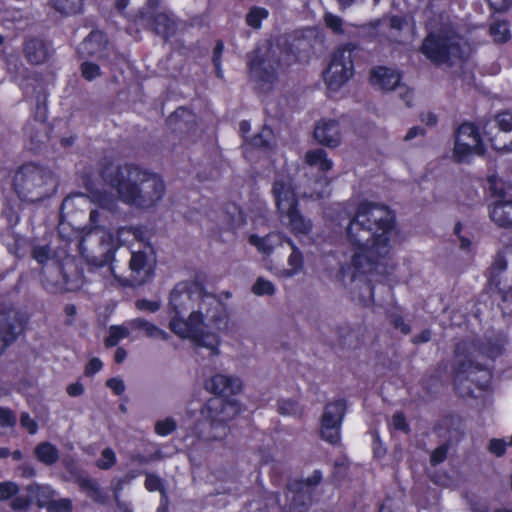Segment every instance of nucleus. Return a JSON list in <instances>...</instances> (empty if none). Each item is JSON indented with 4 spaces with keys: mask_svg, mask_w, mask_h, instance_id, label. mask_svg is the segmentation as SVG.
I'll list each match as a JSON object with an SVG mask.
<instances>
[{
    "mask_svg": "<svg viewBox=\"0 0 512 512\" xmlns=\"http://www.w3.org/2000/svg\"><path fill=\"white\" fill-rule=\"evenodd\" d=\"M394 228V213L373 202L359 204L346 227V239L357 252L350 263L341 266L338 275L352 299L363 306L373 304V285L367 275L378 272L381 260L388 256Z\"/></svg>",
    "mask_w": 512,
    "mask_h": 512,
    "instance_id": "nucleus-1",
    "label": "nucleus"
},
{
    "mask_svg": "<svg viewBox=\"0 0 512 512\" xmlns=\"http://www.w3.org/2000/svg\"><path fill=\"white\" fill-rule=\"evenodd\" d=\"M100 176L115 190L118 200L135 209L154 208L166 193L160 174L134 163H105Z\"/></svg>",
    "mask_w": 512,
    "mask_h": 512,
    "instance_id": "nucleus-2",
    "label": "nucleus"
},
{
    "mask_svg": "<svg viewBox=\"0 0 512 512\" xmlns=\"http://www.w3.org/2000/svg\"><path fill=\"white\" fill-rule=\"evenodd\" d=\"M223 320V306L221 301L213 294H207L197 304V309L190 311L187 319L183 316L171 318L170 329L181 338H188L195 347L210 350L212 356H218L220 351L219 337L212 332L204 330L205 321L218 325Z\"/></svg>",
    "mask_w": 512,
    "mask_h": 512,
    "instance_id": "nucleus-3",
    "label": "nucleus"
},
{
    "mask_svg": "<svg viewBox=\"0 0 512 512\" xmlns=\"http://www.w3.org/2000/svg\"><path fill=\"white\" fill-rule=\"evenodd\" d=\"M475 346L467 342H458L455 347L454 387L461 397L477 398L476 391H485L491 380L490 371L470 356Z\"/></svg>",
    "mask_w": 512,
    "mask_h": 512,
    "instance_id": "nucleus-4",
    "label": "nucleus"
},
{
    "mask_svg": "<svg viewBox=\"0 0 512 512\" xmlns=\"http://www.w3.org/2000/svg\"><path fill=\"white\" fill-rule=\"evenodd\" d=\"M420 52L435 66L452 67L465 59L467 45L454 29L442 27L425 36Z\"/></svg>",
    "mask_w": 512,
    "mask_h": 512,
    "instance_id": "nucleus-5",
    "label": "nucleus"
},
{
    "mask_svg": "<svg viewBox=\"0 0 512 512\" xmlns=\"http://www.w3.org/2000/svg\"><path fill=\"white\" fill-rule=\"evenodd\" d=\"M14 187L22 199L36 202L54 191L55 180L48 168L30 162L18 169L14 177Z\"/></svg>",
    "mask_w": 512,
    "mask_h": 512,
    "instance_id": "nucleus-6",
    "label": "nucleus"
},
{
    "mask_svg": "<svg viewBox=\"0 0 512 512\" xmlns=\"http://www.w3.org/2000/svg\"><path fill=\"white\" fill-rule=\"evenodd\" d=\"M240 412L234 399L222 396L209 398L200 410L201 417L209 424V431L203 436L207 441L223 440L230 432L228 423Z\"/></svg>",
    "mask_w": 512,
    "mask_h": 512,
    "instance_id": "nucleus-7",
    "label": "nucleus"
},
{
    "mask_svg": "<svg viewBox=\"0 0 512 512\" xmlns=\"http://www.w3.org/2000/svg\"><path fill=\"white\" fill-rule=\"evenodd\" d=\"M284 56L288 54L279 45L256 48L249 56L250 77L262 85L274 83L278 71L286 64Z\"/></svg>",
    "mask_w": 512,
    "mask_h": 512,
    "instance_id": "nucleus-8",
    "label": "nucleus"
},
{
    "mask_svg": "<svg viewBox=\"0 0 512 512\" xmlns=\"http://www.w3.org/2000/svg\"><path fill=\"white\" fill-rule=\"evenodd\" d=\"M22 494L13 498L11 508L14 510H26L32 503L37 508H46L48 512H70L72 502L68 498H56V491L49 485L31 483L23 488Z\"/></svg>",
    "mask_w": 512,
    "mask_h": 512,
    "instance_id": "nucleus-9",
    "label": "nucleus"
},
{
    "mask_svg": "<svg viewBox=\"0 0 512 512\" xmlns=\"http://www.w3.org/2000/svg\"><path fill=\"white\" fill-rule=\"evenodd\" d=\"M209 294L205 291L203 283L196 277L177 283L170 292L169 316L171 318L184 316Z\"/></svg>",
    "mask_w": 512,
    "mask_h": 512,
    "instance_id": "nucleus-10",
    "label": "nucleus"
},
{
    "mask_svg": "<svg viewBox=\"0 0 512 512\" xmlns=\"http://www.w3.org/2000/svg\"><path fill=\"white\" fill-rule=\"evenodd\" d=\"M41 275L42 284L50 293L75 291L83 284L82 273L73 264L65 266L56 261L49 271H43Z\"/></svg>",
    "mask_w": 512,
    "mask_h": 512,
    "instance_id": "nucleus-11",
    "label": "nucleus"
},
{
    "mask_svg": "<svg viewBox=\"0 0 512 512\" xmlns=\"http://www.w3.org/2000/svg\"><path fill=\"white\" fill-rule=\"evenodd\" d=\"M358 47L347 43L339 47L333 54L328 68L324 72V80L330 89L337 90L353 75V52Z\"/></svg>",
    "mask_w": 512,
    "mask_h": 512,
    "instance_id": "nucleus-12",
    "label": "nucleus"
},
{
    "mask_svg": "<svg viewBox=\"0 0 512 512\" xmlns=\"http://www.w3.org/2000/svg\"><path fill=\"white\" fill-rule=\"evenodd\" d=\"M157 0H148L147 6L139 11V20L153 33L167 40L177 31L174 18L165 12L158 11Z\"/></svg>",
    "mask_w": 512,
    "mask_h": 512,
    "instance_id": "nucleus-13",
    "label": "nucleus"
},
{
    "mask_svg": "<svg viewBox=\"0 0 512 512\" xmlns=\"http://www.w3.org/2000/svg\"><path fill=\"white\" fill-rule=\"evenodd\" d=\"M347 403L338 399L324 406L320 420V437L330 444H337L340 440V429L346 414Z\"/></svg>",
    "mask_w": 512,
    "mask_h": 512,
    "instance_id": "nucleus-14",
    "label": "nucleus"
},
{
    "mask_svg": "<svg viewBox=\"0 0 512 512\" xmlns=\"http://www.w3.org/2000/svg\"><path fill=\"white\" fill-rule=\"evenodd\" d=\"M485 152L477 128L471 123H464L456 131L454 157L458 162L468 161L473 154Z\"/></svg>",
    "mask_w": 512,
    "mask_h": 512,
    "instance_id": "nucleus-15",
    "label": "nucleus"
},
{
    "mask_svg": "<svg viewBox=\"0 0 512 512\" xmlns=\"http://www.w3.org/2000/svg\"><path fill=\"white\" fill-rule=\"evenodd\" d=\"M90 196L82 193H76L67 196L61 204V213L65 210L69 211L74 207L87 206L93 202L99 206L98 209L108 213H115L118 211L119 205L115 196L107 191L93 190L89 188Z\"/></svg>",
    "mask_w": 512,
    "mask_h": 512,
    "instance_id": "nucleus-16",
    "label": "nucleus"
},
{
    "mask_svg": "<svg viewBox=\"0 0 512 512\" xmlns=\"http://www.w3.org/2000/svg\"><path fill=\"white\" fill-rule=\"evenodd\" d=\"M156 255L151 246L132 251L129 262L130 281L133 285H142L153 275Z\"/></svg>",
    "mask_w": 512,
    "mask_h": 512,
    "instance_id": "nucleus-17",
    "label": "nucleus"
},
{
    "mask_svg": "<svg viewBox=\"0 0 512 512\" xmlns=\"http://www.w3.org/2000/svg\"><path fill=\"white\" fill-rule=\"evenodd\" d=\"M24 136L27 149L40 152L48 147L52 128L42 117H34L24 126Z\"/></svg>",
    "mask_w": 512,
    "mask_h": 512,
    "instance_id": "nucleus-18",
    "label": "nucleus"
},
{
    "mask_svg": "<svg viewBox=\"0 0 512 512\" xmlns=\"http://www.w3.org/2000/svg\"><path fill=\"white\" fill-rule=\"evenodd\" d=\"M507 269V261L501 253H498L488 269V283L491 289H496L503 303H512V284L507 283L504 277Z\"/></svg>",
    "mask_w": 512,
    "mask_h": 512,
    "instance_id": "nucleus-19",
    "label": "nucleus"
},
{
    "mask_svg": "<svg viewBox=\"0 0 512 512\" xmlns=\"http://www.w3.org/2000/svg\"><path fill=\"white\" fill-rule=\"evenodd\" d=\"M272 194L280 214L297 207L296 198L291 180L288 178L275 179L272 186Z\"/></svg>",
    "mask_w": 512,
    "mask_h": 512,
    "instance_id": "nucleus-20",
    "label": "nucleus"
},
{
    "mask_svg": "<svg viewBox=\"0 0 512 512\" xmlns=\"http://www.w3.org/2000/svg\"><path fill=\"white\" fill-rule=\"evenodd\" d=\"M315 140L326 147L335 148L341 143L339 122L335 119H321L314 128Z\"/></svg>",
    "mask_w": 512,
    "mask_h": 512,
    "instance_id": "nucleus-21",
    "label": "nucleus"
},
{
    "mask_svg": "<svg viewBox=\"0 0 512 512\" xmlns=\"http://www.w3.org/2000/svg\"><path fill=\"white\" fill-rule=\"evenodd\" d=\"M205 389L215 395H232L241 390V381L238 378L216 374L204 383Z\"/></svg>",
    "mask_w": 512,
    "mask_h": 512,
    "instance_id": "nucleus-22",
    "label": "nucleus"
},
{
    "mask_svg": "<svg viewBox=\"0 0 512 512\" xmlns=\"http://www.w3.org/2000/svg\"><path fill=\"white\" fill-rule=\"evenodd\" d=\"M466 342L475 346V350L472 349L473 354L470 356V358H472L474 362H478L477 357L480 354L485 355L491 359L500 356L503 353L505 345L508 343V339L506 335L500 333L497 334L493 339H488L486 342Z\"/></svg>",
    "mask_w": 512,
    "mask_h": 512,
    "instance_id": "nucleus-23",
    "label": "nucleus"
},
{
    "mask_svg": "<svg viewBox=\"0 0 512 512\" xmlns=\"http://www.w3.org/2000/svg\"><path fill=\"white\" fill-rule=\"evenodd\" d=\"M371 84L382 91H392L399 85L401 74L391 68L379 66L371 71Z\"/></svg>",
    "mask_w": 512,
    "mask_h": 512,
    "instance_id": "nucleus-24",
    "label": "nucleus"
},
{
    "mask_svg": "<svg viewBox=\"0 0 512 512\" xmlns=\"http://www.w3.org/2000/svg\"><path fill=\"white\" fill-rule=\"evenodd\" d=\"M107 40L100 31H91L90 34L81 42L77 52L80 57H101L106 49Z\"/></svg>",
    "mask_w": 512,
    "mask_h": 512,
    "instance_id": "nucleus-25",
    "label": "nucleus"
},
{
    "mask_svg": "<svg viewBox=\"0 0 512 512\" xmlns=\"http://www.w3.org/2000/svg\"><path fill=\"white\" fill-rule=\"evenodd\" d=\"M0 330L12 331L20 336L24 331V322L19 311L11 304H0Z\"/></svg>",
    "mask_w": 512,
    "mask_h": 512,
    "instance_id": "nucleus-26",
    "label": "nucleus"
},
{
    "mask_svg": "<svg viewBox=\"0 0 512 512\" xmlns=\"http://www.w3.org/2000/svg\"><path fill=\"white\" fill-rule=\"evenodd\" d=\"M24 52L27 60L34 65H39L48 60L52 53L50 43L40 38L26 40Z\"/></svg>",
    "mask_w": 512,
    "mask_h": 512,
    "instance_id": "nucleus-27",
    "label": "nucleus"
},
{
    "mask_svg": "<svg viewBox=\"0 0 512 512\" xmlns=\"http://www.w3.org/2000/svg\"><path fill=\"white\" fill-rule=\"evenodd\" d=\"M490 218L499 227H512V200H497L490 210Z\"/></svg>",
    "mask_w": 512,
    "mask_h": 512,
    "instance_id": "nucleus-28",
    "label": "nucleus"
},
{
    "mask_svg": "<svg viewBox=\"0 0 512 512\" xmlns=\"http://www.w3.org/2000/svg\"><path fill=\"white\" fill-rule=\"evenodd\" d=\"M280 216L287 218V225L295 235H307L312 228V222L306 219L297 207L280 214Z\"/></svg>",
    "mask_w": 512,
    "mask_h": 512,
    "instance_id": "nucleus-29",
    "label": "nucleus"
},
{
    "mask_svg": "<svg viewBox=\"0 0 512 512\" xmlns=\"http://www.w3.org/2000/svg\"><path fill=\"white\" fill-rule=\"evenodd\" d=\"M35 458L46 466H52L58 462L60 454L58 448L51 442L38 443L33 450Z\"/></svg>",
    "mask_w": 512,
    "mask_h": 512,
    "instance_id": "nucleus-30",
    "label": "nucleus"
},
{
    "mask_svg": "<svg viewBox=\"0 0 512 512\" xmlns=\"http://www.w3.org/2000/svg\"><path fill=\"white\" fill-rule=\"evenodd\" d=\"M446 430L447 439L449 444L457 443L465 434V426L462 419L458 416H448L442 423Z\"/></svg>",
    "mask_w": 512,
    "mask_h": 512,
    "instance_id": "nucleus-31",
    "label": "nucleus"
},
{
    "mask_svg": "<svg viewBox=\"0 0 512 512\" xmlns=\"http://www.w3.org/2000/svg\"><path fill=\"white\" fill-rule=\"evenodd\" d=\"M76 482L80 489L85 492L89 498L100 503L106 502L108 497L96 480L80 476L77 478Z\"/></svg>",
    "mask_w": 512,
    "mask_h": 512,
    "instance_id": "nucleus-32",
    "label": "nucleus"
},
{
    "mask_svg": "<svg viewBox=\"0 0 512 512\" xmlns=\"http://www.w3.org/2000/svg\"><path fill=\"white\" fill-rule=\"evenodd\" d=\"M305 162L309 166L317 167L322 172L331 170L333 166L332 160L327 157V152L321 148L307 151Z\"/></svg>",
    "mask_w": 512,
    "mask_h": 512,
    "instance_id": "nucleus-33",
    "label": "nucleus"
},
{
    "mask_svg": "<svg viewBox=\"0 0 512 512\" xmlns=\"http://www.w3.org/2000/svg\"><path fill=\"white\" fill-rule=\"evenodd\" d=\"M129 326L134 330H142L149 338L167 340L169 335L156 325L142 319L136 318L129 322Z\"/></svg>",
    "mask_w": 512,
    "mask_h": 512,
    "instance_id": "nucleus-34",
    "label": "nucleus"
},
{
    "mask_svg": "<svg viewBox=\"0 0 512 512\" xmlns=\"http://www.w3.org/2000/svg\"><path fill=\"white\" fill-rule=\"evenodd\" d=\"M322 480V473L319 470H315L314 473L306 479H297L290 481L287 484V489L294 492H306L309 494L310 489L320 484Z\"/></svg>",
    "mask_w": 512,
    "mask_h": 512,
    "instance_id": "nucleus-35",
    "label": "nucleus"
},
{
    "mask_svg": "<svg viewBox=\"0 0 512 512\" xmlns=\"http://www.w3.org/2000/svg\"><path fill=\"white\" fill-rule=\"evenodd\" d=\"M49 4L64 16L82 12L84 0H50Z\"/></svg>",
    "mask_w": 512,
    "mask_h": 512,
    "instance_id": "nucleus-36",
    "label": "nucleus"
},
{
    "mask_svg": "<svg viewBox=\"0 0 512 512\" xmlns=\"http://www.w3.org/2000/svg\"><path fill=\"white\" fill-rule=\"evenodd\" d=\"M194 115L184 107L178 108L168 117V123L174 130L183 131V126L194 123Z\"/></svg>",
    "mask_w": 512,
    "mask_h": 512,
    "instance_id": "nucleus-37",
    "label": "nucleus"
},
{
    "mask_svg": "<svg viewBox=\"0 0 512 512\" xmlns=\"http://www.w3.org/2000/svg\"><path fill=\"white\" fill-rule=\"evenodd\" d=\"M273 140L272 130L263 127L259 133L247 140V144L252 148L268 150L272 148Z\"/></svg>",
    "mask_w": 512,
    "mask_h": 512,
    "instance_id": "nucleus-38",
    "label": "nucleus"
},
{
    "mask_svg": "<svg viewBox=\"0 0 512 512\" xmlns=\"http://www.w3.org/2000/svg\"><path fill=\"white\" fill-rule=\"evenodd\" d=\"M31 257L43 267L42 272L49 271L51 267L45 270L44 266L48 261L53 259L54 252L49 244L34 245L31 250Z\"/></svg>",
    "mask_w": 512,
    "mask_h": 512,
    "instance_id": "nucleus-39",
    "label": "nucleus"
},
{
    "mask_svg": "<svg viewBox=\"0 0 512 512\" xmlns=\"http://www.w3.org/2000/svg\"><path fill=\"white\" fill-rule=\"evenodd\" d=\"M108 223V212L103 211L101 209H91L89 213V225L85 228L88 229L89 233L102 230L106 227Z\"/></svg>",
    "mask_w": 512,
    "mask_h": 512,
    "instance_id": "nucleus-40",
    "label": "nucleus"
},
{
    "mask_svg": "<svg viewBox=\"0 0 512 512\" xmlns=\"http://www.w3.org/2000/svg\"><path fill=\"white\" fill-rule=\"evenodd\" d=\"M277 410L281 415L300 417L303 414L298 402L290 399H281L277 403Z\"/></svg>",
    "mask_w": 512,
    "mask_h": 512,
    "instance_id": "nucleus-41",
    "label": "nucleus"
},
{
    "mask_svg": "<svg viewBox=\"0 0 512 512\" xmlns=\"http://www.w3.org/2000/svg\"><path fill=\"white\" fill-rule=\"evenodd\" d=\"M286 497H287V500L290 501L289 510H294V511L301 509V508H305L307 506V504L311 501L310 495L304 491L303 492H294V491H289V489H287Z\"/></svg>",
    "mask_w": 512,
    "mask_h": 512,
    "instance_id": "nucleus-42",
    "label": "nucleus"
},
{
    "mask_svg": "<svg viewBox=\"0 0 512 512\" xmlns=\"http://www.w3.org/2000/svg\"><path fill=\"white\" fill-rule=\"evenodd\" d=\"M268 15L269 12L267 9L253 6L246 14V23L254 29H259L261 27V21L267 18Z\"/></svg>",
    "mask_w": 512,
    "mask_h": 512,
    "instance_id": "nucleus-43",
    "label": "nucleus"
},
{
    "mask_svg": "<svg viewBox=\"0 0 512 512\" xmlns=\"http://www.w3.org/2000/svg\"><path fill=\"white\" fill-rule=\"evenodd\" d=\"M128 336L129 330L126 327L113 325L109 328V336L105 338L104 345L106 348L114 347L120 339Z\"/></svg>",
    "mask_w": 512,
    "mask_h": 512,
    "instance_id": "nucleus-44",
    "label": "nucleus"
},
{
    "mask_svg": "<svg viewBox=\"0 0 512 512\" xmlns=\"http://www.w3.org/2000/svg\"><path fill=\"white\" fill-rule=\"evenodd\" d=\"M139 474L140 472L132 470L127 472L122 477L112 479L111 487L116 501H118V495L124 489V486L130 484L132 480L135 479Z\"/></svg>",
    "mask_w": 512,
    "mask_h": 512,
    "instance_id": "nucleus-45",
    "label": "nucleus"
},
{
    "mask_svg": "<svg viewBox=\"0 0 512 512\" xmlns=\"http://www.w3.org/2000/svg\"><path fill=\"white\" fill-rule=\"evenodd\" d=\"M488 190L491 195L498 200L508 199L505 183L496 176H490L488 178Z\"/></svg>",
    "mask_w": 512,
    "mask_h": 512,
    "instance_id": "nucleus-46",
    "label": "nucleus"
},
{
    "mask_svg": "<svg viewBox=\"0 0 512 512\" xmlns=\"http://www.w3.org/2000/svg\"><path fill=\"white\" fill-rule=\"evenodd\" d=\"M288 243L291 246L292 252L288 259V264L291 267L288 275H294L303 267V255L300 250L289 240Z\"/></svg>",
    "mask_w": 512,
    "mask_h": 512,
    "instance_id": "nucleus-47",
    "label": "nucleus"
},
{
    "mask_svg": "<svg viewBox=\"0 0 512 512\" xmlns=\"http://www.w3.org/2000/svg\"><path fill=\"white\" fill-rule=\"evenodd\" d=\"M277 238V235H267L265 237H258L252 235L250 237V243L255 245L260 251L265 254H270L273 250V239Z\"/></svg>",
    "mask_w": 512,
    "mask_h": 512,
    "instance_id": "nucleus-48",
    "label": "nucleus"
},
{
    "mask_svg": "<svg viewBox=\"0 0 512 512\" xmlns=\"http://www.w3.org/2000/svg\"><path fill=\"white\" fill-rule=\"evenodd\" d=\"M141 233H142V231L138 227H133V226L120 227V228H118V230L116 232V238H117V241L121 245H123V244H126L127 242H129L130 237H133L134 239H138L140 237Z\"/></svg>",
    "mask_w": 512,
    "mask_h": 512,
    "instance_id": "nucleus-49",
    "label": "nucleus"
},
{
    "mask_svg": "<svg viewBox=\"0 0 512 512\" xmlns=\"http://www.w3.org/2000/svg\"><path fill=\"white\" fill-rule=\"evenodd\" d=\"M329 186V181L326 178L320 179L319 181L315 182V187L311 189L310 191H305L303 195L305 197L310 198H323L326 195H329L330 191L327 189Z\"/></svg>",
    "mask_w": 512,
    "mask_h": 512,
    "instance_id": "nucleus-50",
    "label": "nucleus"
},
{
    "mask_svg": "<svg viewBox=\"0 0 512 512\" xmlns=\"http://www.w3.org/2000/svg\"><path fill=\"white\" fill-rule=\"evenodd\" d=\"M490 33L497 42H506L510 38L508 25L505 22H497L490 26Z\"/></svg>",
    "mask_w": 512,
    "mask_h": 512,
    "instance_id": "nucleus-51",
    "label": "nucleus"
},
{
    "mask_svg": "<svg viewBox=\"0 0 512 512\" xmlns=\"http://www.w3.org/2000/svg\"><path fill=\"white\" fill-rule=\"evenodd\" d=\"M115 463V452L111 448H105L101 453V457L97 460L96 465L102 470H108L113 467Z\"/></svg>",
    "mask_w": 512,
    "mask_h": 512,
    "instance_id": "nucleus-52",
    "label": "nucleus"
},
{
    "mask_svg": "<svg viewBox=\"0 0 512 512\" xmlns=\"http://www.w3.org/2000/svg\"><path fill=\"white\" fill-rule=\"evenodd\" d=\"M252 292L258 296L261 295H273L275 293V287L272 282L267 281L263 278H258L252 286Z\"/></svg>",
    "mask_w": 512,
    "mask_h": 512,
    "instance_id": "nucleus-53",
    "label": "nucleus"
},
{
    "mask_svg": "<svg viewBox=\"0 0 512 512\" xmlns=\"http://www.w3.org/2000/svg\"><path fill=\"white\" fill-rule=\"evenodd\" d=\"M19 493V486L12 481H5L0 483V501L8 500L12 497H17Z\"/></svg>",
    "mask_w": 512,
    "mask_h": 512,
    "instance_id": "nucleus-54",
    "label": "nucleus"
},
{
    "mask_svg": "<svg viewBox=\"0 0 512 512\" xmlns=\"http://www.w3.org/2000/svg\"><path fill=\"white\" fill-rule=\"evenodd\" d=\"M81 74L87 81H92L101 76L100 67L92 62L85 61L80 66Z\"/></svg>",
    "mask_w": 512,
    "mask_h": 512,
    "instance_id": "nucleus-55",
    "label": "nucleus"
},
{
    "mask_svg": "<svg viewBox=\"0 0 512 512\" xmlns=\"http://www.w3.org/2000/svg\"><path fill=\"white\" fill-rule=\"evenodd\" d=\"M451 444L444 442L431 452L430 463L432 466H436L445 461L447 458L448 450Z\"/></svg>",
    "mask_w": 512,
    "mask_h": 512,
    "instance_id": "nucleus-56",
    "label": "nucleus"
},
{
    "mask_svg": "<svg viewBox=\"0 0 512 512\" xmlns=\"http://www.w3.org/2000/svg\"><path fill=\"white\" fill-rule=\"evenodd\" d=\"M495 125L499 127L501 131L509 132L512 130V112L503 111L498 113L494 119Z\"/></svg>",
    "mask_w": 512,
    "mask_h": 512,
    "instance_id": "nucleus-57",
    "label": "nucleus"
},
{
    "mask_svg": "<svg viewBox=\"0 0 512 512\" xmlns=\"http://www.w3.org/2000/svg\"><path fill=\"white\" fill-rule=\"evenodd\" d=\"M325 25L331 29L334 33L343 34L344 30L343 19L340 16L334 15L332 13H326L324 15Z\"/></svg>",
    "mask_w": 512,
    "mask_h": 512,
    "instance_id": "nucleus-58",
    "label": "nucleus"
},
{
    "mask_svg": "<svg viewBox=\"0 0 512 512\" xmlns=\"http://www.w3.org/2000/svg\"><path fill=\"white\" fill-rule=\"evenodd\" d=\"M176 429V423L173 419L167 418L162 421H158L155 424V431L157 434L166 436L172 433Z\"/></svg>",
    "mask_w": 512,
    "mask_h": 512,
    "instance_id": "nucleus-59",
    "label": "nucleus"
},
{
    "mask_svg": "<svg viewBox=\"0 0 512 512\" xmlns=\"http://www.w3.org/2000/svg\"><path fill=\"white\" fill-rule=\"evenodd\" d=\"M135 306L137 309L142 311H149V312H157L161 308V302L160 301H150L146 299H138L135 302Z\"/></svg>",
    "mask_w": 512,
    "mask_h": 512,
    "instance_id": "nucleus-60",
    "label": "nucleus"
},
{
    "mask_svg": "<svg viewBox=\"0 0 512 512\" xmlns=\"http://www.w3.org/2000/svg\"><path fill=\"white\" fill-rule=\"evenodd\" d=\"M15 423V414L8 408L0 407V427L13 426Z\"/></svg>",
    "mask_w": 512,
    "mask_h": 512,
    "instance_id": "nucleus-61",
    "label": "nucleus"
},
{
    "mask_svg": "<svg viewBox=\"0 0 512 512\" xmlns=\"http://www.w3.org/2000/svg\"><path fill=\"white\" fill-rule=\"evenodd\" d=\"M398 92L399 97L405 101L408 107L411 106V102L413 99V91L406 84L399 82V85L394 89Z\"/></svg>",
    "mask_w": 512,
    "mask_h": 512,
    "instance_id": "nucleus-62",
    "label": "nucleus"
},
{
    "mask_svg": "<svg viewBox=\"0 0 512 512\" xmlns=\"http://www.w3.org/2000/svg\"><path fill=\"white\" fill-rule=\"evenodd\" d=\"M488 448L492 454L501 457L505 454L506 443L503 439H491Z\"/></svg>",
    "mask_w": 512,
    "mask_h": 512,
    "instance_id": "nucleus-63",
    "label": "nucleus"
},
{
    "mask_svg": "<svg viewBox=\"0 0 512 512\" xmlns=\"http://www.w3.org/2000/svg\"><path fill=\"white\" fill-rule=\"evenodd\" d=\"M145 487L149 491L162 490V480L151 473L146 472Z\"/></svg>",
    "mask_w": 512,
    "mask_h": 512,
    "instance_id": "nucleus-64",
    "label": "nucleus"
}]
</instances>
